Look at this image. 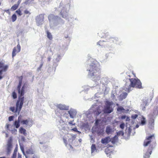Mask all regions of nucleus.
Listing matches in <instances>:
<instances>
[{
    "instance_id": "obj_1",
    "label": "nucleus",
    "mask_w": 158,
    "mask_h": 158,
    "mask_svg": "<svg viewBox=\"0 0 158 158\" xmlns=\"http://www.w3.org/2000/svg\"><path fill=\"white\" fill-rule=\"evenodd\" d=\"M19 82L18 85L17 89L19 94V98L17 101L16 105V107L14 106L11 107L10 108V110L14 113H17L18 114L20 113L24 103V95L25 93V86L23 85L21 90V85L22 83L23 77L21 76L19 77Z\"/></svg>"
},
{
    "instance_id": "obj_2",
    "label": "nucleus",
    "mask_w": 158,
    "mask_h": 158,
    "mask_svg": "<svg viewBox=\"0 0 158 158\" xmlns=\"http://www.w3.org/2000/svg\"><path fill=\"white\" fill-rule=\"evenodd\" d=\"M153 141L155 142V138L154 134L146 137L143 142V145L145 147L148 146H149V147L143 156V158H150V155L152 153L153 148L152 143V142Z\"/></svg>"
},
{
    "instance_id": "obj_3",
    "label": "nucleus",
    "mask_w": 158,
    "mask_h": 158,
    "mask_svg": "<svg viewBox=\"0 0 158 158\" xmlns=\"http://www.w3.org/2000/svg\"><path fill=\"white\" fill-rule=\"evenodd\" d=\"M89 71V75L94 78H100L101 73L100 69L94 63H92L87 69Z\"/></svg>"
},
{
    "instance_id": "obj_4",
    "label": "nucleus",
    "mask_w": 158,
    "mask_h": 158,
    "mask_svg": "<svg viewBox=\"0 0 158 158\" xmlns=\"http://www.w3.org/2000/svg\"><path fill=\"white\" fill-rule=\"evenodd\" d=\"M131 82L128 86H127L126 84L125 86L124 89L128 92H129L133 89V88H136L139 89L142 88V83L140 80L138 78H129Z\"/></svg>"
},
{
    "instance_id": "obj_5",
    "label": "nucleus",
    "mask_w": 158,
    "mask_h": 158,
    "mask_svg": "<svg viewBox=\"0 0 158 158\" xmlns=\"http://www.w3.org/2000/svg\"><path fill=\"white\" fill-rule=\"evenodd\" d=\"M20 123L23 125H25L27 126L31 127L33 124V121L29 118L23 119V116L20 115L18 117L17 120L15 121L14 123L16 128H18L19 127Z\"/></svg>"
},
{
    "instance_id": "obj_6",
    "label": "nucleus",
    "mask_w": 158,
    "mask_h": 158,
    "mask_svg": "<svg viewBox=\"0 0 158 158\" xmlns=\"http://www.w3.org/2000/svg\"><path fill=\"white\" fill-rule=\"evenodd\" d=\"M112 102L106 101L105 106L103 110V112L105 114H110L113 111V108L112 105L113 104Z\"/></svg>"
},
{
    "instance_id": "obj_7",
    "label": "nucleus",
    "mask_w": 158,
    "mask_h": 158,
    "mask_svg": "<svg viewBox=\"0 0 158 158\" xmlns=\"http://www.w3.org/2000/svg\"><path fill=\"white\" fill-rule=\"evenodd\" d=\"M21 50V47L20 45L19 44H18L16 47H15L12 51V56L13 58L15 56L17 53H19Z\"/></svg>"
},
{
    "instance_id": "obj_8",
    "label": "nucleus",
    "mask_w": 158,
    "mask_h": 158,
    "mask_svg": "<svg viewBox=\"0 0 158 158\" xmlns=\"http://www.w3.org/2000/svg\"><path fill=\"white\" fill-rule=\"evenodd\" d=\"M8 67V65H4V63L3 62H0V75L2 74V72L6 71Z\"/></svg>"
},
{
    "instance_id": "obj_9",
    "label": "nucleus",
    "mask_w": 158,
    "mask_h": 158,
    "mask_svg": "<svg viewBox=\"0 0 158 158\" xmlns=\"http://www.w3.org/2000/svg\"><path fill=\"white\" fill-rule=\"evenodd\" d=\"M111 141L110 138L109 137H106L102 138L101 140V143L103 144H107Z\"/></svg>"
},
{
    "instance_id": "obj_10",
    "label": "nucleus",
    "mask_w": 158,
    "mask_h": 158,
    "mask_svg": "<svg viewBox=\"0 0 158 158\" xmlns=\"http://www.w3.org/2000/svg\"><path fill=\"white\" fill-rule=\"evenodd\" d=\"M57 108L60 110H68V107H67L65 105H62L61 104H59L57 105Z\"/></svg>"
},
{
    "instance_id": "obj_11",
    "label": "nucleus",
    "mask_w": 158,
    "mask_h": 158,
    "mask_svg": "<svg viewBox=\"0 0 158 158\" xmlns=\"http://www.w3.org/2000/svg\"><path fill=\"white\" fill-rule=\"evenodd\" d=\"M60 14L63 18H66L67 16V12L64 10H62L60 12Z\"/></svg>"
},
{
    "instance_id": "obj_12",
    "label": "nucleus",
    "mask_w": 158,
    "mask_h": 158,
    "mask_svg": "<svg viewBox=\"0 0 158 158\" xmlns=\"http://www.w3.org/2000/svg\"><path fill=\"white\" fill-rule=\"evenodd\" d=\"M26 152L27 154L32 155L34 154V151L31 148H29L27 149Z\"/></svg>"
},
{
    "instance_id": "obj_13",
    "label": "nucleus",
    "mask_w": 158,
    "mask_h": 158,
    "mask_svg": "<svg viewBox=\"0 0 158 158\" xmlns=\"http://www.w3.org/2000/svg\"><path fill=\"white\" fill-rule=\"evenodd\" d=\"M127 94L126 92L123 93L121 94L119 96L120 100H122L123 99L125 98L127 95Z\"/></svg>"
},
{
    "instance_id": "obj_14",
    "label": "nucleus",
    "mask_w": 158,
    "mask_h": 158,
    "mask_svg": "<svg viewBox=\"0 0 158 158\" xmlns=\"http://www.w3.org/2000/svg\"><path fill=\"white\" fill-rule=\"evenodd\" d=\"M19 132L26 136L27 135L26 130L23 127H20L19 129Z\"/></svg>"
},
{
    "instance_id": "obj_15",
    "label": "nucleus",
    "mask_w": 158,
    "mask_h": 158,
    "mask_svg": "<svg viewBox=\"0 0 158 158\" xmlns=\"http://www.w3.org/2000/svg\"><path fill=\"white\" fill-rule=\"evenodd\" d=\"M103 129H99L97 131V133L98 135H103L104 133Z\"/></svg>"
},
{
    "instance_id": "obj_16",
    "label": "nucleus",
    "mask_w": 158,
    "mask_h": 158,
    "mask_svg": "<svg viewBox=\"0 0 158 158\" xmlns=\"http://www.w3.org/2000/svg\"><path fill=\"white\" fill-rule=\"evenodd\" d=\"M12 148V146L7 145V154L9 155L10 154Z\"/></svg>"
},
{
    "instance_id": "obj_17",
    "label": "nucleus",
    "mask_w": 158,
    "mask_h": 158,
    "mask_svg": "<svg viewBox=\"0 0 158 158\" xmlns=\"http://www.w3.org/2000/svg\"><path fill=\"white\" fill-rule=\"evenodd\" d=\"M112 131V129L110 126H107L106 127V133L109 135Z\"/></svg>"
},
{
    "instance_id": "obj_18",
    "label": "nucleus",
    "mask_w": 158,
    "mask_h": 158,
    "mask_svg": "<svg viewBox=\"0 0 158 158\" xmlns=\"http://www.w3.org/2000/svg\"><path fill=\"white\" fill-rule=\"evenodd\" d=\"M56 17L58 18V16H55L53 15H49L48 16V17L49 20L50 21H51L52 20H54Z\"/></svg>"
},
{
    "instance_id": "obj_19",
    "label": "nucleus",
    "mask_w": 158,
    "mask_h": 158,
    "mask_svg": "<svg viewBox=\"0 0 158 158\" xmlns=\"http://www.w3.org/2000/svg\"><path fill=\"white\" fill-rule=\"evenodd\" d=\"M12 138L10 137L8 140L7 145L12 146Z\"/></svg>"
},
{
    "instance_id": "obj_20",
    "label": "nucleus",
    "mask_w": 158,
    "mask_h": 158,
    "mask_svg": "<svg viewBox=\"0 0 158 158\" xmlns=\"http://www.w3.org/2000/svg\"><path fill=\"white\" fill-rule=\"evenodd\" d=\"M19 145H20V149H21V151H22V152L23 153V154L24 156H25V157H26V158H27V156L26 155V154H25V152H24V147H23V145H21L20 144Z\"/></svg>"
},
{
    "instance_id": "obj_21",
    "label": "nucleus",
    "mask_w": 158,
    "mask_h": 158,
    "mask_svg": "<svg viewBox=\"0 0 158 158\" xmlns=\"http://www.w3.org/2000/svg\"><path fill=\"white\" fill-rule=\"evenodd\" d=\"M18 7V5L15 4L12 6V7L11 8V10L12 11L15 10L17 9Z\"/></svg>"
},
{
    "instance_id": "obj_22",
    "label": "nucleus",
    "mask_w": 158,
    "mask_h": 158,
    "mask_svg": "<svg viewBox=\"0 0 158 158\" xmlns=\"http://www.w3.org/2000/svg\"><path fill=\"white\" fill-rule=\"evenodd\" d=\"M96 149L95 145V144H92L91 147V153L93 152Z\"/></svg>"
},
{
    "instance_id": "obj_23",
    "label": "nucleus",
    "mask_w": 158,
    "mask_h": 158,
    "mask_svg": "<svg viewBox=\"0 0 158 158\" xmlns=\"http://www.w3.org/2000/svg\"><path fill=\"white\" fill-rule=\"evenodd\" d=\"M47 36L48 38L50 40H52V35L51 33L49 32L48 31H47Z\"/></svg>"
},
{
    "instance_id": "obj_24",
    "label": "nucleus",
    "mask_w": 158,
    "mask_h": 158,
    "mask_svg": "<svg viewBox=\"0 0 158 158\" xmlns=\"http://www.w3.org/2000/svg\"><path fill=\"white\" fill-rule=\"evenodd\" d=\"M21 8V7H20V8L19 9H18L16 11V13L17 15H18L19 16H21L22 15V11L20 10Z\"/></svg>"
},
{
    "instance_id": "obj_25",
    "label": "nucleus",
    "mask_w": 158,
    "mask_h": 158,
    "mask_svg": "<svg viewBox=\"0 0 158 158\" xmlns=\"http://www.w3.org/2000/svg\"><path fill=\"white\" fill-rule=\"evenodd\" d=\"M11 19L12 22H15L17 19V16L15 14H14L11 16Z\"/></svg>"
},
{
    "instance_id": "obj_26",
    "label": "nucleus",
    "mask_w": 158,
    "mask_h": 158,
    "mask_svg": "<svg viewBox=\"0 0 158 158\" xmlns=\"http://www.w3.org/2000/svg\"><path fill=\"white\" fill-rule=\"evenodd\" d=\"M118 40V38H112L111 39V41H112L113 42L116 43Z\"/></svg>"
},
{
    "instance_id": "obj_27",
    "label": "nucleus",
    "mask_w": 158,
    "mask_h": 158,
    "mask_svg": "<svg viewBox=\"0 0 158 158\" xmlns=\"http://www.w3.org/2000/svg\"><path fill=\"white\" fill-rule=\"evenodd\" d=\"M12 95L14 99H16L17 98V94L15 91L12 92Z\"/></svg>"
},
{
    "instance_id": "obj_28",
    "label": "nucleus",
    "mask_w": 158,
    "mask_h": 158,
    "mask_svg": "<svg viewBox=\"0 0 158 158\" xmlns=\"http://www.w3.org/2000/svg\"><path fill=\"white\" fill-rule=\"evenodd\" d=\"M158 114V110L156 109L155 110H154L153 114H152V116L156 115Z\"/></svg>"
},
{
    "instance_id": "obj_29",
    "label": "nucleus",
    "mask_w": 158,
    "mask_h": 158,
    "mask_svg": "<svg viewBox=\"0 0 158 158\" xmlns=\"http://www.w3.org/2000/svg\"><path fill=\"white\" fill-rule=\"evenodd\" d=\"M117 110L118 111H120L122 110H125V109L123 107L120 106L117 108Z\"/></svg>"
},
{
    "instance_id": "obj_30",
    "label": "nucleus",
    "mask_w": 158,
    "mask_h": 158,
    "mask_svg": "<svg viewBox=\"0 0 158 158\" xmlns=\"http://www.w3.org/2000/svg\"><path fill=\"white\" fill-rule=\"evenodd\" d=\"M24 13L25 14H28V15L27 16V17H28L29 16V15L31 14V13H30V12L27 9L25 10L24 11Z\"/></svg>"
},
{
    "instance_id": "obj_31",
    "label": "nucleus",
    "mask_w": 158,
    "mask_h": 158,
    "mask_svg": "<svg viewBox=\"0 0 158 158\" xmlns=\"http://www.w3.org/2000/svg\"><path fill=\"white\" fill-rule=\"evenodd\" d=\"M146 121L145 118H142V119L141 120V124L142 125H143L145 124Z\"/></svg>"
},
{
    "instance_id": "obj_32",
    "label": "nucleus",
    "mask_w": 158,
    "mask_h": 158,
    "mask_svg": "<svg viewBox=\"0 0 158 158\" xmlns=\"http://www.w3.org/2000/svg\"><path fill=\"white\" fill-rule=\"evenodd\" d=\"M111 151L108 148H107L105 149V152L106 153V154L109 153Z\"/></svg>"
},
{
    "instance_id": "obj_33",
    "label": "nucleus",
    "mask_w": 158,
    "mask_h": 158,
    "mask_svg": "<svg viewBox=\"0 0 158 158\" xmlns=\"http://www.w3.org/2000/svg\"><path fill=\"white\" fill-rule=\"evenodd\" d=\"M125 124L124 123H122L120 126V127L122 129H123L124 128Z\"/></svg>"
},
{
    "instance_id": "obj_34",
    "label": "nucleus",
    "mask_w": 158,
    "mask_h": 158,
    "mask_svg": "<svg viewBox=\"0 0 158 158\" xmlns=\"http://www.w3.org/2000/svg\"><path fill=\"white\" fill-rule=\"evenodd\" d=\"M138 116V115L136 114H133L132 115L131 117L132 119H135Z\"/></svg>"
},
{
    "instance_id": "obj_35",
    "label": "nucleus",
    "mask_w": 158,
    "mask_h": 158,
    "mask_svg": "<svg viewBox=\"0 0 158 158\" xmlns=\"http://www.w3.org/2000/svg\"><path fill=\"white\" fill-rule=\"evenodd\" d=\"M11 132L13 134H16L17 132V130L15 129H14L13 130H11Z\"/></svg>"
},
{
    "instance_id": "obj_36",
    "label": "nucleus",
    "mask_w": 158,
    "mask_h": 158,
    "mask_svg": "<svg viewBox=\"0 0 158 158\" xmlns=\"http://www.w3.org/2000/svg\"><path fill=\"white\" fill-rule=\"evenodd\" d=\"M14 118V117L13 116H10L9 117V118H8V120H9V121H11L13 120Z\"/></svg>"
},
{
    "instance_id": "obj_37",
    "label": "nucleus",
    "mask_w": 158,
    "mask_h": 158,
    "mask_svg": "<svg viewBox=\"0 0 158 158\" xmlns=\"http://www.w3.org/2000/svg\"><path fill=\"white\" fill-rule=\"evenodd\" d=\"M17 154L15 152H14L12 156V158H16Z\"/></svg>"
},
{
    "instance_id": "obj_38",
    "label": "nucleus",
    "mask_w": 158,
    "mask_h": 158,
    "mask_svg": "<svg viewBox=\"0 0 158 158\" xmlns=\"http://www.w3.org/2000/svg\"><path fill=\"white\" fill-rule=\"evenodd\" d=\"M100 121V120L99 119H96L95 121V123L96 125H98L99 124V122Z\"/></svg>"
},
{
    "instance_id": "obj_39",
    "label": "nucleus",
    "mask_w": 158,
    "mask_h": 158,
    "mask_svg": "<svg viewBox=\"0 0 158 158\" xmlns=\"http://www.w3.org/2000/svg\"><path fill=\"white\" fill-rule=\"evenodd\" d=\"M73 121H71L70 122H69V123L70 124V125H75V123H73Z\"/></svg>"
},
{
    "instance_id": "obj_40",
    "label": "nucleus",
    "mask_w": 158,
    "mask_h": 158,
    "mask_svg": "<svg viewBox=\"0 0 158 158\" xmlns=\"http://www.w3.org/2000/svg\"><path fill=\"white\" fill-rule=\"evenodd\" d=\"M111 98L112 99H114L115 98V97L114 94H111Z\"/></svg>"
},
{
    "instance_id": "obj_41",
    "label": "nucleus",
    "mask_w": 158,
    "mask_h": 158,
    "mask_svg": "<svg viewBox=\"0 0 158 158\" xmlns=\"http://www.w3.org/2000/svg\"><path fill=\"white\" fill-rule=\"evenodd\" d=\"M77 128L76 127H74V128H72L71 129V131H76V132L77 131Z\"/></svg>"
},
{
    "instance_id": "obj_42",
    "label": "nucleus",
    "mask_w": 158,
    "mask_h": 158,
    "mask_svg": "<svg viewBox=\"0 0 158 158\" xmlns=\"http://www.w3.org/2000/svg\"><path fill=\"white\" fill-rule=\"evenodd\" d=\"M21 140L23 142H25V139L24 136H22L21 138Z\"/></svg>"
},
{
    "instance_id": "obj_43",
    "label": "nucleus",
    "mask_w": 158,
    "mask_h": 158,
    "mask_svg": "<svg viewBox=\"0 0 158 158\" xmlns=\"http://www.w3.org/2000/svg\"><path fill=\"white\" fill-rule=\"evenodd\" d=\"M17 158H22V155L19 153H18V156Z\"/></svg>"
},
{
    "instance_id": "obj_44",
    "label": "nucleus",
    "mask_w": 158,
    "mask_h": 158,
    "mask_svg": "<svg viewBox=\"0 0 158 158\" xmlns=\"http://www.w3.org/2000/svg\"><path fill=\"white\" fill-rule=\"evenodd\" d=\"M10 126V124H7L6 125V129L8 130L9 129V126Z\"/></svg>"
},
{
    "instance_id": "obj_45",
    "label": "nucleus",
    "mask_w": 158,
    "mask_h": 158,
    "mask_svg": "<svg viewBox=\"0 0 158 158\" xmlns=\"http://www.w3.org/2000/svg\"><path fill=\"white\" fill-rule=\"evenodd\" d=\"M126 116L125 115H123L121 117V118L122 119H124L126 118Z\"/></svg>"
},
{
    "instance_id": "obj_46",
    "label": "nucleus",
    "mask_w": 158,
    "mask_h": 158,
    "mask_svg": "<svg viewBox=\"0 0 158 158\" xmlns=\"http://www.w3.org/2000/svg\"><path fill=\"white\" fill-rule=\"evenodd\" d=\"M21 0H19L17 4H16L17 5H18L19 6V4H20V3L21 2Z\"/></svg>"
},
{
    "instance_id": "obj_47",
    "label": "nucleus",
    "mask_w": 158,
    "mask_h": 158,
    "mask_svg": "<svg viewBox=\"0 0 158 158\" xmlns=\"http://www.w3.org/2000/svg\"><path fill=\"white\" fill-rule=\"evenodd\" d=\"M43 65V63L41 64L40 65L39 68V69H41L42 68V67Z\"/></svg>"
},
{
    "instance_id": "obj_48",
    "label": "nucleus",
    "mask_w": 158,
    "mask_h": 158,
    "mask_svg": "<svg viewBox=\"0 0 158 158\" xmlns=\"http://www.w3.org/2000/svg\"><path fill=\"white\" fill-rule=\"evenodd\" d=\"M111 142L112 143H114L115 142V141H114V138L112 139Z\"/></svg>"
},
{
    "instance_id": "obj_49",
    "label": "nucleus",
    "mask_w": 158,
    "mask_h": 158,
    "mask_svg": "<svg viewBox=\"0 0 158 158\" xmlns=\"http://www.w3.org/2000/svg\"><path fill=\"white\" fill-rule=\"evenodd\" d=\"M63 140L64 143H65L66 144H67V141L66 140L64 139Z\"/></svg>"
},
{
    "instance_id": "obj_50",
    "label": "nucleus",
    "mask_w": 158,
    "mask_h": 158,
    "mask_svg": "<svg viewBox=\"0 0 158 158\" xmlns=\"http://www.w3.org/2000/svg\"><path fill=\"white\" fill-rule=\"evenodd\" d=\"M17 149L15 148V149L14 150V152H15V153H17Z\"/></svg>"
},
{
    "instance_id": "obj_51",
    "label": "nucleus",
    "mask_w": 158,
    "mask_h": 158,
    "mask_svg": "<svg viewBox=\"0 0 158 158\" xmlns=\"http://www.w3.org/2000/svg\"><path fill=\"white\" fill-rule=\"evenodd\" d=\"M101 112H98L97 113H96V114L97 115H99V114H100L101 113Z\"/></svg>"
},
{
    "instance_id": "obj_52",
    "label": "nucleus",
    "mask_w": 158,
    "mask_h": 158,
    "mask_svg": "<svg viewBox=\"0 0 158 158\" xmlns=\"http://www.w3.org/2000/svg\"><path fill=\"white\" fill-rule=\"evenodd\" d=\"M8 136V135L7 133L6 134V137H7Z\"/></svg>"
},
{
    "instance_id": "obj_53",
    "label": "nucleus",
    "mask_w": 158,
    "mask_h": 158,
    "mask_svg": "<svg viewBox=\"0 0 158 158\" xmlns=\"http://www.w3.org/2000/svg\"><path fill=\"white\" fill-rule=\"evenodd\" d=\"M76 132H77L78 133H79V134H80L81 133V132H80V131H78L77 130V131Z\"/></svg>"
},
{
    "instance_id": "obj_54",
    "label": "nucleus",
    "mask_w": 158,
    "mask_h": 158,
    "mask_svg": "<svg viewBox=\"0 0 158 158\" xmlns=\"http://www.w3.org/2000/svg\"><path fill=\"white\" fill-rule=\"evenodd\" d=\"M39 16H41L43 18H44V16L42 14L40 15H39Z\"/></svg>"
},
{
    "instance_id": "obj_55",
    "label": "nucleus",
    "mask_w": 158,
    "mask_h": 158,
    "mask_svg": "<svg viewBox=\"0 0 158 158\" xmlns=\"http://www.w3.org/2000/svg\"><path fill=\"white\" fill-rule=\"evenodd\" d=\"M151 121L152 122V123H153L154 122V120L153 119H152L151 120Z\"/></svg>"
},
{
    "instance_id": "obj_56",
    "label": "nucleus",
    "mask_w": 158,
    "mask_h": 158,
    "mask_svg": "<svg viewBox=\"0 0 158 158\" xmlns=\"http://www.w3.org/2000/svg\"><path fill=\"white\" fill-rule=\"evenodd\" d=\"M0 158H6V157H0Z\"/></svg>"
},
{
    "instance_id": "obj_57",
    "label": "nucleus",
    "mask_w": 158,
    "mask_h": 158,
    "mask_svg": "<svg viewBox=\"0 0 158 158\" xmlns=\"http://www.w3.org/2000/svg\"><path fill=\"white\" fill-rule=\"evenodd\" d=\"M50 58H48V60L49 61H50Z\"/></svg>"
},
{
    "instance_id": "obj_58",
    "label": "nucleus",
    "mask_w": 158,
    "mask_h": 158,
    "mask_svg": "<svg viewBox=\"0 0 158 158\" xmlns=\"http://www.w3.org/2000/svg\"><path fill=\"white\" fill-rule=\"evenodd\" d=\"M40 144H43V143H42V142H40Z\"/></svg>"
},
{
    "instance_id": "obj_59",
    "label": "nucleus",
    "mask_w": 158,
    "mask_h": 158,
    "mask_svg": "<svg viewBox=\"0 0 158 158\" xmlns=\"http://www.w3.org/2000/svg\"><path fill=\"white\" fill-rule=\"evenodd\" d=\"M116 105H117V106H118V104H117Z\"/></svg>"
},
{
    "instance_id": "obj_60",
    "label": "nucleus",
    "mask_w": 158,
    "mask_h": 158,
    "mask_svg": "<svg viewBox=\"0 0 158 158\" xmlns=\"http://www.w3.org/2000/svg\"><path fill=\"white\" fill-rule=\"evenodd\" d=\"M35 156V157L37 158V157L36 156Z\"/></svg>"
},
{
    "instance_id": "obj_61",
    "label": "nucleus",
    "mask_w": 158,
    "mask_h": 158,
    "mask_svg": "<svg viewBox=\"0 0 158 158\" xmlns=\"http://www.w3.org/2000/svg\"><path fill=\"white\" fill-rule=\"evenodd\" d=\"M129 77H131V76L129 75Z\"/></svg>"
},
{
    "instance_id": "obj_62",
    "label": "nucleus",
    "mask_w": 158,
    "mask_h": 158,
    "mask_svg": "<svg viewBox=\"0 0 158 158\" xmlns=\"http://www.w3.org/2000/svg\"><path fill=\"white\" fill-rule=\"evenodd\" d=\"M33 158H35V157H33Z\"/></svg>"
}]
</instances>
